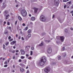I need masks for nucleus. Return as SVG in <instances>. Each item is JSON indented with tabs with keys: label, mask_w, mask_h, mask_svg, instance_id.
Instances as JSON below:
<instances>
[{
	"label": "nucleus",
	"mask_w": 73,
	"mask_h": 73,
	"mask_svg": "<svg viewBox=\"0 0 73 73\" xmlns=\"http://www.w3.org/2000/svg\"><path fill=\"white\" fill-rule=\"evenodd\" d=\"M60 40L58 39V40L57 41V43L58 44H59V43H61L62 42H64V39H65V38L64 36H60Z\"/></svg>",
	"instance_id": "nucleus-1"
},
{
	"label": "nucleus",
	"mask_w": 73,
	"mask_h": 73,
	"mask_svg": "<svg viewBox=\"0 0 73 73\" xmlns=\"http://www.w3.org/2000/svg\"><path fill=\"white\" fill-rule=\"evenodd\" d=\"M21 14L23 16L25 17L27 16V12L25 10H22L21 11Z\"/></svg>",
	"instance_id": "nucleus-2"
},
{
	"label": "nucleus",
	"mask_w": 73,
	"mask_h": 73,
	"mask_svg": "<svg viewBox=\"0 0 73 73\" xmlns=\"http://www.w3.org/2000/svg\"><path fill=\"white\" fill-rule=\"evenodd\" d=\"M40 19L41 21H43V22H44L46 21V19L45 16L43 15H42L40 16Z\"/></svg>",
	"instance_id": "nucleus-3"
},
{
	"label": "nucleus",
	"mask_w": 73,
	"mask_h": 73,
	"mask_svg": "<svg viewBox=\"0 0 73 73\" xmlns=\"http://www.w3.org/2000/svg\"><path fill=\"white\" fill-rule=\"evenodd\" d=\"M40 60L45 64V63L46 62V58L45 56H43L42 58Z\"/></svg>",
	"instance_id": "nucleus-4"
},
{
	"label": "nucleus",
	"mask_w": 73,
	"mask_h": 73,
	"mask_svg": "<svg viewBox=\"0 0 73 73\" xmlns=\"http://www.w3.org/2000/svg\"><path fill=\"white\" fill-rule=\"evenodd\" d=\"M44 64L42 61L40 60L38 62V65L39 66H42V65H44Z\"/></svg>",
	"instance_id": "nucleus-5"
},
{
	"label": "nucleus",
	"mask_w": 73,
	"mask_h": 73,
	"mask_svg": "<svg viewBox=\"0 0 73 73\" xmlns=\"http://www.w3.org/2000/svg\"><path fill=\"white\" fill-rule=\"evenodd\" d=\"M50 70V68L49 67L46 68L44 69V72L46 73H48V72H49Z\"/></svg>",
	"instance_id": "nucleus-6"
},
{
	"label": "nucleus",
	"mask_w": 73,
	"mask_h": 73,
	"mask_svg": "<svg viewBox=\"0 0 73 73\" xmlns=\"http://www.w3.org/2000/svg\"><path fill=\"white\" fill-rule=\"evenodd\" d=\"M20 52L21 54L22 55H24V54H25V51H24V50L22 49L21 50Z\"/></svg>",
	"instance_id": "nucleus-7"
},
{
	"label": "nucleus",
	"mask_w": 73,
	"mask_h": 73,
	"mask_svg": "<svg viewBox=\"0 0 73 73\" xmlns=\"http://www.w3.org/2000/svg\"><path fill=\"white\" fill-rule=\"evenodd\" d=\"M20 69L21 72L22 73H23V72L25 70L24 69L21 67L20 68Z\"/></svg>",
	"instance_id": "nucleus-8"
},
{
	"label": "nucleus",
	"mask_w": 73,
	"mask_h": 73,
	"mask_svg": "<svg viewBox=\"0 0 73 73\" xmlns=\"http://www.w3.org/2000/svg\"><path fill=\"white\" fill-rule=\"evenodd\" d=\"M47 51L48 53H50L52 52V49L51 48H49L48 49Z\"/></svg>",
	"instance_id": "nucleus-9"
},
{
	"label": "nucleus",
	"mask_w": 73,
	"mask_h": 73,
	"mask_svg": "<svg viewBox=\"0 0 73 73\" xmlns=\"http://www.w3.org/2000/svg\"><path fill=\"white\" fill-rule=\"evenodd\" d=\"M31 19L32 21H35L36 19V18L34 17H31Z\"/></svg>",
	"instance_id": "nucleus-10"
},
{
	"label": "nucleus",
	"mask_w": 73,
	"mask_h": 73,
	"mask_svg": "<svg viewBox=\"0 0 73 73\" xmlns=\"http://www.w3.org/2000/svg\"><path fill=\"white\" fill-rule=\"evenodd\" d=\"M16 42V41H14L10 43L11 45H14Z\"/></svg>",
	"instance_id": "nucleus-11"
},
{
	"label": "nucleus",
	"mask_w": 73,
	"mask_h": 73,
	"mask_svg": "<svg viewBox=\"0 0 73 73\" xmlns=\"http://www.w3.org/2000/svg\"><path fill=\"white\" fill-rule=\"evenodd\" d=\"M38 10V9L37 8H34V11L35 13H37V11Z\"/></svg>",
	"instance_id": "nucleus-12"
},
{
	"label": "nucleus",
	"mask_w": 73,
	"mask_h": 73,
	"mask_svg": "<svg viewBox=\"0 0 73 73\" xmlns=\"http://www.w3.org/2000/svg\"><path fill=\"white\" fill-rule=\"evenodd\" d=\"M31 34H29L27 36V37H28V38H30V37H31Z\"/></svg>",
	"instance_id": "nucleus-13"
},
{
	"label": "nucleus",
	"mask_w": 73,
	"mask_h": 73,
	"mask_svg": "<svg viewBox=\"0 0 73 73\" xmlns=\"http://www.w3.org/2000/svg\"><path fill=\"white\" fill-rule=\"evenodd\" d=\"M55 3L57 4L59 2V0H54Z\"/></svg>",
	"instance_id": "nucleus-14"
},
{
	"label": "nucleus",
	"mask_w": 73,
	"mask_h": 73,
	"mask_svg": "<svg viewBox=\"0 0 73 73\" xmlns=\"http://www.w3.org/2000/svg\"><path fill=\"white\" fill-rule=\"evenodd\" d=\"M44 45V44L42 42L39 45V46H43Z\"/></svg>",
	"instance_id": "nucleus-15"
},
{
	"label": "nucleus",
	"mask_w": 73,
	"mask_h": 73,
	"mask_svg": "<svg viewBox=\"0 0 73 73\" xmlns=\"http://www.w3.org/2000/svg\"><path fill=\"white\" fill-rule=\"evenodd\" d=\"M32 32V30L31 29H29L28 31V33H31Z\"/></svg>",
	"instance_id": "nucleus-16"
},
{
	"label": "nucleus",
	"mask_w": 73,
	"mask_h": 73,
	"mask_svg": "<svg viewBox=\"0 0 73 73\" xmlns=\"http://www.w3.org/2000/svg\"><path fill=\"white\" fill-rule=\"evenodd\" d=\"M18 19L20 21H21V20H22V18L20 16L18 17Z\"/></svg>",
	"instance_id": "nucleus-17"
},
{
	"label": "nucleus",
	"mask_w": 73,
	"mask_h": 73,
	"mask_svg": "<svg viewBox=\"0 0 73 73\" xmlns=\"http://www.w3.org/2000/svg\"><path fill=\"white\" fill-rule=\"evenodd\" d=\"M9 14L7 15H6V19H8V17H9Z\"/></svg>",
	"instance_id": "nucleus-18"
},
{
	"label": "nucleus",
	"mask_w": 73,
	"mask_h": 73,
	"mask_svg": "<svg viewBox=\"0 0 73 73\" xmlns=\"http://www.w3.org/2000/svg\"><path fill=\"white\" fill-rule=\"evenodd\" d=\"M58 59L59 60H61V56H58Z\"/></svg>",
	"instance_id": "nucleus-19"
},
{
	"label": "nucleus",
	"mask_w": 73,
	"mask_h": 73,
	"mask_svg": "<svg viewBox=\"0 0 73 73\" xmlns=\"http://www.w3.org/2000/svg\"><path fill=\"white\" fill-rule=\"evenodd\" d=\"M28 29V27H26L25 29H24V31H27V30Z\"/></svg>",
	"instance_id": "nucleus-20"
},
{
	"label": "nucleus",
	"mask_w": 73,
	"mask_h": 73,
	"mask_svg": "<svg viewBox=\"0 0 73 73\" xmlns=\"http://www.w3.org/2000/svg\"><path fill=\"white\" fill-rule=\"evenodd\" d=\"M20 65L21 66H25V65L23 64H20Z\"/></svg>",
	"instance_id": "nucleus-21"
},
{
	"label": "nucleus",
	"mask_w": 73,
	"mask_h": 73,
	"mask_svg": "<svg viewBox=\"0 0 73 73\" xmlns=\"http://www.w3.org/2000/svg\"><path fill=\"white\" fill-rule=\"evenodd\" d=\"M21 59H24V58H25V57L24 56H21Z\"/></svg>",
	"instance_id": "nucleus-22"
},
{
	"label": "nucleus",
	"mask_w": 73,
	"mask_h": 73,
	"mask_svg": "<svg viewBox=\"0 0 73 73\" xmlns=\"http://www.w3.org/2000/svg\"><path fill=\"white\" fill-rule=\"evenodd\" d=\"M33 54V52L32 51H31L30 52V55L32 56Z\"/></svg>",
	"instance_id": "nucleus-23"
},
{
	"label": "nucleus",
	"mask_w": 73,
	"mask_h": 73,
	"mask_svg": "<svg viewBox=\"0 0 73 73\" xmlns=\"http://www.w3.org/2000/svg\"><path fill=\"white\" fill-rule=\"evenodd\" d=\"M8 44H9V42H6L5 43V45L6 46L8 45Z\"/></svg>",
	"instance_id": "nucleus-24"
},
{
	"label": "nucleus",
	"mask_w": 73,
	"mask_h": 73,
	"mask_svg": "<svg viewBox=\"0 0 73 73\" xmlns=\"http://www.w3.org/2000/svg\"><path fill=\"white\" fill-rule=\"evenodd\" d=\"M69 0H63L64 2H67V1H68Z\"/></svg>",
	"instance_id": "nucleus-25"
},
{
	"label": "nucleus",
	"mask_w": 73,
	"mask_h": 73,
	"mask_svg": "<svg viewBox=\"0 0 73 73\" xmlns=\"http://www.w3.org/2000/svg\"><path fill=\"white\" fill-rule=\"evenodd\" d=\"M30 24H31V25H33V22H30Z\"/></svg>",
	"instance_id": "nucleus-26"
},
{
	"label": "nucleus",
	"mask_w": 73,
	"mask_h": 73,
	"mask_svg": "<svg viewBox=\"0 0 73 73\" xmlns=\"http://www.w3.org/2000/svg\"><path fill=\"white\" fill-rule=\"evenodd\" d=\"M7 24L8 25H10V23L9 22H7Z\"/></svg>",
	"instance_id": "nucleus-27"
},
{
	"label": "nucleus",
	"mask_w": 73,
	"mask_h": 73,
	"mask_svg": "<svg viewBox=\"0 0 73 73\" xmlns=\"http://www.w3.org/2000/svg\"><path fill=\"white\" fill-rule=\"evenodd\" d=\"M31 50H34V47H32L31 48Z\"/></svg>",
	"instance_id": "nucleus-28"
},
{
	"label": "nucleus",
	"mask_w": 73,
	"mask_h": 73,
	"mask_svg": "<svg viewBox=\"0 0 73 73\" xmlns=\"http://www.w3.org/2000/svg\"><path fill=\"white\" fill-rule=\"evenodd\" d=\"M26 73H29V70H27Z\"/></svg>",
	"instance_id": "nucleus-29"
},
{
	"label": "nucleus",
	"mask_w": 73,
	"mask_h": 73,
	"mask_svg": "<svg viewBox=\"0 0 73 73\" xmlns=\"http://www.w3.org/2000/svg\"><path fill=\"white\" fill-rule=\"evenodd\" d=\"M21 61H22V60H21V59H19V62H21Z\"/></svg>",
	"instance_id": "nucleus-30"
},
{
	"label": "nucleus",
	"mask_w": 73,
	"mask_h": 73,
	"mask_svg": "<svg viewBox=\"0 0 73 73\" xmlns=\"http://www.w3.org/2000/svg\"><path fill=\"white\" fill-rule=\"evenodd\" d=\"M12 53H14V52H15V50H13L12 51Z\"/></svg>",
	"instance_id": "nucleus-31"
},
{
	"label": "nucleus",
	"mask_w": 73,
	"mask_h": 73,
	"mask_svg": "<svg viewBox=\"0 0 73 73\" xmlns=\"http://www.w3.org/2000/svg\"><path fill=\"white\" fill-rule=\"evenodd\" d=\"M68 3L69 4H72V2L71 1H70L68 2Z\"/></svg>",
	"instance_id": "nucleus-32"
},
{
	"label": "nucleus",
	"mask_w": 73,
	"mask_h": 73,
	"mask_svg": "<svg viewBox=\"0 0 73 73\" xmlns=\"http://www.w3.org/2000/svg\"><path fill=\"white\" fill-rule=\"evenodd\" d=\"M26 57H28L29 56V55H28V54H26Z\"/></svg>",
	"instance_id": "nucleus-33"
},
{
	"label": "nucleus",
	"mask_w": 73,
	"mask_h": 73,
	"mask_svg": "<svg viewBox=\"0 0 73 73\" xmlns=\"http://www.w3.org/2000/svg\"><path fill=\"white\" fill-rule=\"evenodd\" d=\"M13 68H15V65H13Z\"/></svg>",
	"instance_id": "nucleus-34"
},
{
	"label": "nucleus",
	"mask_w": 73,
	"mask_h": 73,
	"mask_svg": "<svg viewBox=\"0 0 73 73\" xmlns=\"http://www.w3.org/2000/svg\"><path fill=\"white\" fill-rule=\"evenodd\" d=\"M55 16L54 15H53L52 17V19H54V18H55Z\"/></svg>",
	"instance_id": "nucleus-35"
},
{
	"label": "nucleus",
	"mask_w": 73,
	"mask_h": 73,
	"mask_svg": "<svg viewBox=\"0 0 73 73\" xmlns=\"http://www.w3.org/2000/svg\"><path fill=\"white\" fill-rule=\"evenodd\" d=\"M21 39H22V40H24V38H23V37H22L21 38Z\"/></svg>",
	"instance_id": "nucleus-36"
},
{
	"label": "nucleus",
	"mask_w": 73,
	"mask_h": 73,
	"mask_svg": "<svg viewBox=\"0 0 73 73\" xmlns=\"http://www.w3.org/2000/svg\"><path fill=\"white\" fill-rule=\"evenodd\" d=\"M64 8H66V5H65L64 6Z\"/></svg>",
	"instance_id": "nucleus-37"
},
{
	"label": "nucleus",
	"mask_w": 73,
	"mask_h": 73,
	"mask_svg": "<svg viewBox=\"0 0 73 73\" xmlns=\"http://www.w3.org/2000/svg\"><path fill=\"white\" fill-rule=\"evenodd\" d=\"M5 64H8V62H5Z\"/></svg>",
	"instance_id": "nucleus-38"
},
{
	"label": "nucleus",
	"mask_w": 73,
	"mask_h": 73,
	"mask_svg": "<svg viewBox=\"0 0 73 73\" xmlns=\"http://www.w3.org/2000/svg\"><path fill=\"white\" fill-rule=\"evenodd\" d=\"M19 52V50H16V52Z\"/></svg>",
	"instance_id": "nucleus-39"
},
{
	"label": "nucleus",
	"mask_w": 73,
	"mask_h": 73,
	"mask_svg": "<svg viewBox=\"0 0 73 73\" xmlns=\"http://www.w3.org/2000/svg\"><path fill=\"white\" fill-rule=\"evenodd\" d=\"M9 60H10V59L9 58V59L8 60V62H9Z\"/></svg>",
	"instance_id": "nucleus-40"
},
{
	"label": "nucleus",
	"mask_w": 73,
	"mask_h": 73,
	"mask_svg": "<svg viewBox=\"0 0 73 73\" xmlns=\"http://www.w3.org/2000/svg\"><path fill=\"white\" fill-rule=\"evenodd\" d=\"M65 47H63V49H62L63 50H65Z\"/></svg>",
	"instance_id": "nucleus-41"
},
{
	"label": "nucleus",
	"mask_w": 73,
	"mask_h": 73,
	"mask_svg": "<svg viewBox=\"0 0 73 73\" xmlns=\"http://www.w3.org/2000/svg\"><path fill=\"white\" fill-rule=\"evenodd\" d=\"M31 1H33V2H35L36 1L35 0H31Z\"/></svg>",
	"instance_id": "nucleus-42"
},
{
	"label": "nucleus",
	"mask_w": 73,
	"mask_h": 73,
	"mask_svg": "<svg viewBox=\"0 0 73 73\" xmlns=\"http://www.w3.org/2000/svg\"><path fill=\"white\" fill-rule=\"evenodd\" d=\"M7 65H5L4 66V67H7Z\"/></svg>",
	"instance_id": "nucleus-43"
},
{
	"label": "nucleus",
	"mask_w": 73,
	"mask_h": 73,
	"mask_svg": "<svg viewBox=\"0 0 73 73\" xmlns=\"http://www.w3.org/2000/svg\"><path fill=\"white\" fill-rule=\"evenodd\" d=\"M10 41H13V39H10L9 40Z\"/></svg>",
	"instance_id": "nucleus-44"
},
{
	"label": "nucleus",
	"mask_w": 73,
	"mask_h": 73,
	"mask_svg": "<svg viewBox=\"0 0 73 73\" xmlns=\"http://www.w3.org/2000/svg\"><path fill=\"white\" fill-rule=\"evenodd\" d=\"M22 25L23 26H25V23H23Z\"/></svg>",
	"instance_id": "nucleus-45"
},
{
	"label": "nucleus",
	"mask_w": 73,
	"mask_h": 73,
	"mask_svg": "<svg viewBox=\"0 0 73 73\" xmlns=\"http://www.w3.org/2000/svg\"><path fill=\"white\" fill-rule=\"evenodd\" d=\"M11 36H9L8 37L9 39H11Z\"/></svg>",
	"instance_id": "nucleus-46"
},
{
	"label": "nucleus",
	"mask_w": 73,
	"mask_h": 73,
	"mask_svg": "<svg viewBox=\"0 0 73 73\" xmlns=\"http://www.w3.org/2000/svg\"><path fill=\"white\" fill-rule=\"evenodd\" d=\"M31 58H32V57H30L29 58H28V59H29V60L31 59Z\"/></svg>",
	"instance_id": "nucleus-47"
},
{
	"label": "nucleus",
	"mask_w": 73,
	"mask_h": 73,
	"mask_svg": "<svg viewBox=\"0 0 73 73\" xmlns=\"http://www.w3.org/2000/svg\"><path fill=\"white\" fill-rule=\"evenodd\" d=\"M29 16L30 17H31L32 16V15L31 14H29Z\"/></svg>",
	"instance_id": "nucleus-48"
},
{
	"label": "nucleus",
	"mask_w": 73,
	"mask_h": 73,
	"mask_svg": "<svg viewBox=\"0 0 73 73\" xmlns=\"http://www.w3.org/2000/svg\"><path fill=\"white\" fill-rule=\"evenodd\" d=\"M13 59H15V56H13Z\"/></svg>",
	"instance_id": "nucleus-49"
},
{
	"label": "nucleus",
	"mask_w": 73,
	"mask_h": 73,
	"mask_svg": "<svg viewBox=\"0 0 73 73\" xmlns=\"http://www.w3.org/2000/svg\"><path fill=\"white\" fill-rule=\"evenodd\" d=\"M13 49H15V48H16V47L15 46H13Z\"/></svg>",
	"instance_id": "nucleus-50"
},
{
	"label": "nucleus",
	"mask_w": 73,
	"mask_h": 73,
	"mask_svg": "<svg viewBox=\"0 0 73 73\" xmlns=\"http://www.w3.org/2000/svg\"><path fill=\"white\" fill-rule=\"evenodd\" d=\"M70 29H71V30L72 31H73V28H71Z\"/></svg>",
	"instance_id": "nucleus-51"
},
{
	"label": "nucleus",
	"mask_w": 73,
	"mask_h": 73,
	"mask_svg": "<svg viewBox=\"0 0 73 73\" xmlns=\"http://www.w3.org/2000/svg\"><path fill=\"white\" fill-rule=\"evenodd\" d=\"M17 21H16L15 23V25H16L17 24Z\"/></svg>",
	"instance_id": "nucleus-52"
},
{
	"label": "nucleus",
	"mask_w": 73,
	"mask_h": 73,
	"mask_svg": "<svg viewBox=\"0 0 73 73\" xmlns=\"http://www.w3.org/2000/svg\"><path fill=\"white\" fill-rule=\"evenodd\" d=\"M15 3H17V0H16L15 1Z\"/></svg>",
	"instance_id": "nucleus-53"
},
{
	"label": "nucleus",
	"mask_w": 73,
	"mask_h": 73,
	"mask_svg": "<svg viewBox=\"0 0 73 73\" xmlns=\"http://www.w3.org/2000/svg\"><path fill=\"white\" fill-rule=\"evenodd\" d=\"M21 38V37H20V36H19V39H20Z\"/></svg>",
	"instance_id": "nucleus-54"
},
{
	"label": "nucleus",
	"mask_w": 73,
	"mask_h": 73,
	"mask_svg": "<svg viewBox=\"0 0 73 73\" xmlns=\"http://www.w3.org/2000/svg\"><path fill=\"white\" fill-rule=\"evenodd\" d=\"M18 6H19V5H17L16 6V7H18Z\"/></svg>",
	"instance_id": "nucleus-55"
},
{
	"label": "nucleus",
	"mask_w": 73,
	"mask_h": 73,
	"mask_svg": "<svg viewBox=\"0 0 73 73\" xmlns=\"http://www.w3.org/2000/svg\"><path fill=\"white\" fill-rule=\"evenodd\" d=\"M25 63H26V62H27V60H25Z\"/></svg>",
	"instance_id": "nucleus-56"
},
{
	"label": "nucleus",
	"mask_w": 73,
	"mask_h": 73,
	"mask_svg": "<svg viewBox=\"0 0 73 73\" xmlns=\"http://www.w3.org/2000/svg\"><path fill=\"white\" fill-rule=\"evenodd\" d=\"M28 66L26 68V69H28Z\"/></svg>",
	"instance_id": "nucleus-57"
},
{
	"label": "nucleus",
	"mask_w": 73,
	"mask_h": 73,
	"mask_svg": "<svg viewBox=\"0 0 73 73\" xmlns=\"http://www.w3.org/2000/svg\"><path fill=\"white\" fill-rule=\"evenodd\" d=\"M2 2V0H0V3H1Z\"/></svg>",
	"instance_id": "nucleus-58"
},
{
	"label": "nucleus",
	"mask_w": 73,
	"mask_h": 73,
	"mask_svg": "<svg viewBox=\"0 0 73 73\" xmlns=\"http://www.w3.org/2000/svg\"><path fill=\"white\" fill-rule=\"evenodd\" d=\"M71 8H73V5H72V7H71Z\"/></svg>",
	"instance_id": "nucleus-59"
},
{
	"label": "nucleus",
	"mask_w": 73,
	"mask_h": 73,
	"mask_svg": "<svg viewBox=\"0 0 73 73\" xmlns=\"http://www.w3.org/2000/svg\"><path fill=\"white\" fill-rule=\"evenodd\" d=\"M16 37H17V36H18V35H17L16 34Z\"/></svg>",
	"instance_id": "nucleus-60"
},
{
	"label": "nucleus",
	"mask_w": 73,
	"mask_h": 73,
	"mask_svg": "<svg viewBox=\"0 0 73 73\" xmlns=\"http://www.w3.org/2000/svg\"><path fill=\"white\" fill-rule=\"evenodd\" d=\"M5 7H6V6L5 5L4 6V7H3V8H5Z\"/></svg>",
	"instance_id": "nucleus-61"
},
{
	"label": "nucleus",
	"mask_w": 73,
	"mask_h": 73,
	"mask_svg": "<svg viewBox=\"0 0 73 73\" xmlns=\"http://www.w3.org/2000/svg\"><path fill=\"white\" fill-rule=\"evenodd\" d=\"M4 24H6V21L4 22Z\"/></svg>",
	"instance_id": "nucleus-62"
},
{
	"label": "nucleus",
	"mask_w": 73,
	"mask_h": 73,
	"mask_svg": "<svg viewBox=\"0 0 73 73\" xmlns=\"http://www.w3.org/2000/svg\"><path fill=\"white\" fill-rule=\"evenodd\" d=\"M15 70H13V71H12V72H15Z\"/></svg>",
	"instance_id": "nucleus-63"
},
{
	"label": "nucleus",
	"mask_w": 73,
	"mask_h": 73,
	"mask_svg": "<svg viewBox=\"0 0 73 73\" xmlns=\"http://www.w3.org/2000/svg\"><path fill=\"white\" fill-rule=\"evenodd\" d=\"M72 58H73V56L71 57Z\"/></svg>",
	"instance_id": "nucleus-64"
}]
</instances>
